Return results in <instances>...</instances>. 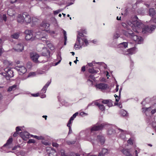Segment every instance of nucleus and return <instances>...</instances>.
<instances>
[{"mask_svg":"<svg viewBox=\"0 0 156 156\" xmlns=\"http://www.w3.org/2000/svg\"><path fill=\"white\" fill-rule=\"evenodd\" d=\"M105 128H108L107 131V134L109 135H111L114 134L115 133L116 127L114 126H109L106 123L100 124L98 122L96 124L93 125L90 129H87L85 130L86 133V139L90 142H93L96 140L98 141H100L101 144H103L105 142V138L102 135L98 136L96 138V135L95 134V131L100 130Z\"/></svg>","mask_w":156,"mask_h":156,"instance_id":"1","label":"nucleus"},{"mask_svg":"<svg viewBox=\"0 0 156 156\" xmlns=\"http://www.w3.org/2000/svg\"><path fill=\"white\" fill-rule=\"evenodd\" d=\"M149 98H146L141 102L142 105V112L145 114L147 116L146 121L149 124L151 125L153 127H155L156 131V116L154 117L151 116L156 112V104H155L147 108L145 107L146 102L149 100Z\"/></svg>","mask_w":156,"mask_h":156,"instance_id":"2","label":"nucleus"},{"mask_svg":"<svg viewBox=\"0 0 156 156\" xmlns=\"http://www.w3.org/2000/svg\"><path fill=\"white\" fill-rule=\"evenodd\" d=\"M26 34L25 36V39L27 41H32L35 39H41L44 41L43 39L46 38V36H44V33L40 32H34L32 30H26L25 31Z\"/></svg>","mask_w":156,"mask_h":156,"instance_id":"3","label":"nucleus"},{"mask_svg":"<svg viewBox=\"0 0 156 156\" xmlns=\"http://www.w3.org/2000/svg\"><path fill=\"white\" fill-rule=\"evenodd\" d=\"M129 25L132 27L133 31L136 33H138L139 29L141 27H142L143 26V24L139 20L130 22V23H129Z\"/></svg>","mask_w":156,"mask_h":156,"instance_id":"4","label":"nucleus"},{"mask_svg":"<svg viewBox=\"0 0 156 156\" xmlns=\"http://www.w3.org/2000/svg\"><path fill=\"white\" fill-rule=\"evenodd\" d=\"M50 26L49 24L48 23H46L44 22H42L40 24V28L41 30L42 31H40V32L44 33V36H46L47 39L48 37L47 36L44 32V31H46L47 32L50 33L51 34H55L54 31H51L48 30V28Z\"/></svg>","mask_w":156,"mask_h":156,"instance_id":"5","label":"nucleus"},{"mask_svg":"<svg viewBox=\"0 0 156 156\" xmlns=\"http://www.w3.org/2000/svg\"><path fill=\"white\" fill-rule=\"evenodd\" d=\"M125 35L127 36H130L133 39L139 44L141 43L143 41L142 38L137 35H134V32L131 30H128Z\"/></svg>","mask_w":156,"mask_h":156,"instance_id":"6","label":"nucleus"},{"mask_svg":"<svg viewBox=\"0 0 156 156\" xmlns=\"http://www.w3.org/2000/svg\"><path fill=\"white\" fill-rule=\"evenodd\" d=\"M31 58L36 63H44L47 61V60H41L43 59V57L39 56L38 54L36 53L31 54Z\"/></svg>","mask_w":156,"mask_h":156,"instance_id":"7","label":"nucleus"},{"mask_svg":"<svg viewBox=\"0 0 156 156\" xmlns=\"http://www.w3.org/2000/svg\"><path fill=\"white\" fill-rule=\"evenodd\" d=\"M4 70L5 73H2L1 75L4 76L7 80H9V77H12L13 76V72L10 69L7 68L5 69Z\"/></svg>","mask_w":156,"mask_h":156,"instance_id":"8","label":"nucleus"},{"mask_svg":"<svg viewBox=\"0 0 156 156\" xmlns=\"http://www.w3.org/2000/svg\"><path fill=\"white\" fill-rule=\"evenodd\" d=\"M41 51L42 55V56L43 57V58L46 57V58L45 60H47L48 61V58L50 57V52L49 50L46 48L43 47Z\"/></svg>","mask_w":156,"mask_h":156,"instance_id":"9","label":"nucleus"},{"mask_svg":"<svg viewBox=\"0 0 156 156\" xmlns=\"http://www.w3.org/2000/svg\"><path fill=\"white\" fill-rule=\"evenodd\" d=\"M15 69L18 72L20 75L25 73L27 71L26 68L23 66H18L15 67Z\"/></svg>","mask_w":156,"mask_h":156,"instance_id":"10","label":"nucleus"},{"mask_svg":"<svg viewBox=\"0 0 156 156\" xmlns=\"http://www.w3.org/2000/svg\"><path fill=\"white\" fill-rule=\"evenodd\" d=\"M156 28V27L153 25L150 26H146L143 30L142 32L144 34L146 33L147 32L151 33Z\"/></svg>","mask_w":156,"mask_h":156,"instance_id":"11","label":"nucleus"},{"mask_svg":"<svg viewBox=\"0 0 156 156\" xmlns=\"http://www.w3.org/2000/svg\"><path fill=\"white\" fill-rule=\"evenodd\" d=\"M46 150L49 156H57V154L55 150L50 147H47Z\"/></svg>","mask_w":156,"mask_h":156,"instance_id":"12","label":"nucleus"},{"mask_svg":"<svg viewBox=\"0 0 156 156\" xmlns=\"http://www.w3.org/2000/svg\"><path fill=\"white\" fill-rule=\"evenodd\" d=\"M80 39L81 37H80L77 36L76 41L75 44L74 46V48L76 50L80 49L82 47V43H80Z\"/></svg>","mask_w":156,"mask_h":156,"instance_id":"13","label":"nucleus"},{"mask_svg":"<svg viewBox=\"0 0 156 156\" xmlns=\"http://www.w3.org/2000/svg\"><path fill=\"white\" fill-rule=\"evenodd\" d=\"M23 16L24 17V22L27 23H30L31 22V17L30 15L27 12L23 13Z\"/></svg>","mask_w":156,"mask_h":156,"instance_id":"14","label":"nucleus"},{"mask_svg":"<svg viewBox=\"0 0 156 156\" xmlns=\"http://www.w3.org/2000/svg\"><path fill=\"white\" fill-rule=\"evenodd\" d=\"M24 46L22 44H17L14 49L15 51L18 52H21L23 50Z\"/></svg>","mask_w":156,"mask_h":156,"instance_id":"15","label":"nucleus"},{"mask_svg":"<svg viewBox=\"0 0 156 156\" xmlns=\"http://www.w3.org/2000/svg\"><path fill=\"white\" fill-rule=\"evenodd\" d=\"M101 102L103 104H107L109 107H112L113 105L112 100L110 99L103 100L101 101Z\"/></svg>","mask_w":156,"mask_h":156,"instance_id":"16","label":"nucleus"},{"mask_svg":"<svg viewBox=\"0 0 156 156\" xmlns=\"http://www.w3.org/2000/svg\"><path fill=\"white\" fill-rule=\"evenodd\" d=\"M21 137L24 140H26L30 138V134L27 132H25L21 134Z\"/></svg>","mask_w":156,"mask_h":156,"instance_id":"17","label":"nucleus"},{"mask_svg":"<svg viewBox=\"0 0 156 156\" xmlns=\"http://www.w3.org/2000/svg\"><path fill=\"white\" fill-rule=\"evenodd\" d=\"M94 105L97 106L102 111H104L105 110V107L104 105L102 104H99L97 101L94 102Z\"/></svg>","mask_w":156,"mask_h":156,"instance_id":"18","label":"nucleus"},{"mask_svg":"<svg viewBox=\"0 0 156 156\" xmlns=\"http://www.w3.org/2000/svg\"><path fill=\"white\" fill-rule=\"evenodd\" d=\"M24 17L23 16V13L22 15L19 14L17 16V21L20 23H23L24 22Z\"/></svg>","mask_w":156,"mask_h":156,"instance_id":"19","label":"nucleus"},{"mask_svg":"<svg viewBox=\"0 0 156 156\" xmlns=\"http://www.w3.org/2000/svg\"><path fill=\"white\" fill-rule=\"evenodd\" d=\"M148 14L151 16H153L156 14L155 10L153 8H150L148 10Z\"/></svg>","mask_w":156,"mask_h":156,"instance_id":"20","label":"nucleus"},{"mask_svg":"<svg viewBox=\"0 0 156 156\" xmlns=\"http://www.w3.org/2000/svg\"><path fill=\"white\" fill-rule=\"evenodd\" d=\"M13 139L11 137H10L9 139L7 140L6 143L4 145V147H9V145L11 144L12 142Z\"/></svg>","mask_w":156,"mask_h":156,"instance_id":"21","label":"nucleus"},{"mask_svg":"<svg viewBox=\"0 0 156 156\" xmlns=\"http://www.w3.org/2000/svg\"><path fill=\"white\" fill-rule=\"evenodd\" d=\"M118 129L121 132L120 134V137L122 139H124L125 138V133H126V131L125 130H124L120 129Z\"/></svg>","mask_w":156,"mask_h":156,"instance_id":"22","label":"nucleus"},{"mask_svg":"<svg viewBox=\"0 0 156 156\" xmlns=\"http://www.w3.org/2000/svg\"><path fill=\"white\" fill-rule=\"evenodd\" d=\"M94 76L92 75H90L88 77V79H87V82L88 83L90 82V83L92 84L93 83V80H94Z\"/></svg>","mask_w":156,"mask_h":156,"instance_id":"23","label":"nucleus"},{"mask_svg":"<svg viewBox=\"0 0 156 156\" xmlns=\"http://www.w3.org/2000/svg\"><path fill=\"white\" fill-rule=\"evenodd\" d=\"M123 153L126 156H132V154H130L129 151V150L128 149H123L122 151Z\"/></svg>","mask_w":156,"mask_h":156,"instance_id":"24","label":"nucleus"},{"mask_svg":"<svg viewBox=\"0 0 156 156\" xmlns=\"http://www.w3.org/2000/svg\"><path fill=\"white\" fill-rule=\"evenodd\" d=\"M78 114V113L76 112L73 115V116L70 118V119L68 121L69 124H71L72 123V121H73L74 120V119L76 117V116H77Z\"/></svg>","mask_w":156,"mask_h":156,"instance_id":"25","label":"nucleus"},{"mask_svg":"<svg viewBox=\"0 0 156 156\" xmlns=\"http://www.w3.org/2000/svg\"><path fill=\"white\" fill-rule=\"evenodd\" d=\"M62 30V32L64 35V45H66V42L67 39V34L66 31L64 30H63L62 29H61Z\"/></svg>","mask_w":156,"mask_h":156,"instance_id":"26","label":"nucleus"},{"mask_svg":"<svg viewBox=\"0 0 156 156\" xmlns=\"http://www.w3.org/2000/svg\"><path fill=\"white\" fill-rule=\"evenodd\" d=\"M136 48L135 47H134L133 48H131L129 49L128 50V54H133L135 53V49Z\"/></svg>","mask_w":156,"mask_h":156,"instance_id":"27","label":"nucleus"},{"mask_svg":"<svg viewBox=\"0 0 156 156\" xmlns=\"http://www.w3.org/2000/svg\"><path fill=\"white\" fill-rule=\"evenodd\" d=\"M120 114L123 116H127L128 115L127 112L123 109H121L120 112Z\"/></svg>","mask_w":156,"mask_h":156,"instance_id":"28","label":"nucleus"},{"mask_svg":"<svg viewBox=\"0 0 156 156\" xmlns=\"http://www.w3.org/2000/svg\"><path fill=\"white\" fill-rule=\"evenodd\" d=\"M122 88H120L119 91V96L118 97L116 94L114 95V97L115 98V101L117 102H118L120 99L119 96L120 95L121 92L122 90Z\"/></svg>","mask_w":156,"mask_h":156,"instance_id":"29","label":"nucleus"},{"mask_svg":"<svg viewBox=\"0 0 156 156\" xmlns=\"http://www.w3.org/2000/svg\"><path fill=\"white\" fill-rule=\"evenodd\" d=\"M19 35L20 34L19 33H16L12 34L11 35V37L13 38L17 39L18 38L19 36Z\"/></svg>","mask_w":156,"mask_h":156,"instance_id":"30","label":"nucleus"},{"mask_svg":"<svg viewBox=\"0 0 156 156\" xmlns=\"http://www.w3.org/2000/svg\"><path fill=\"white\" fill-rule=\"evenodd\" d=\"M82 40V42L81 43H82V45H83V43H85V45H84V46H87L88 44V42L87 39L84 38H81L80 40Z\"/></svg>","mask_w":156,"mask_h":156,"instance_id":"31","label":"nucleus"},{"mask_svg":"<svg viewBox=\"0 0 156 156\" xmlns=\"http://www.w3.org/2000/svg\"><path fill=\"white\" fill-rule=\"evenodd\" d=\"M89 72L91 73H97L98 71L95 70L93 68H89L88 70Z\"/></svg>","mask_w":156,"mask_h":156,"instance_id":"32","label":"nucleus"},{"mask_svg":"<svg viewBox=\"0 0 156 156\" xmlns=\"http://www.w3.org/2000/svg\"><path fill=\"white\" fill-rule=\"evenodd\" d=\"M0 85H4V86H0V88H4L5 87L8 86L9 85H10V84L9 83L5 82L2 83H0Z\"/></svg>","mask_w":156,"mask_h":156,"instance_id":"33","label":"nucleus"},{"mask_svg":"<svg viewBox=\"0 0 156 156\" xmlns=\"http://www.w3.org/2000/svg\"><path fill=\"white\" fill-rule=\"evenodd\" d=\"M31 21H32V22L34 24H36L38 21V20L37 18L34 17L32 18V20H31Z\"/></svg>","mask_w":156,"mask_h":156,"instance_id":"34","label":"nucleus"},{"mask_svg":"<svg viewBox=\"0 0 156 156\" xmlns=\"http://www.w3.org/2000/svg\"><path fill=\"white\" fill-rule=\"evenodd\" d=\"M19 82H17L15 84H13L12 86H9V88H16V87H19Z\"/></svg>","mask_w":156,"mask_h":156,"instance_id":"35","label":"nucleus"},{"mask_svg":"<svg viewBox=\"0 0 156 156\" xmlns=\"http://www.w3.org/2000/svg\"><path fill=\"white\" fill-rule=\"evenodd\" d=\"M99 88H107L108 86L107 85L105 84L104 83H101L99 84Z\"/></svg>","mask_w":156,"mask_h":156,"instance_id":"36","label":"nucleus"},{"mask_svg":"<svg viewBox=\"0 0 156 156\" xmlns=\"http://www.w3.org/2000/svg\"><path fill=\"white\" fill-rule=\"evenodd\" d=\"M0 16H1V17L2 18V20L0 22H1L2 20H4L5 22L7 20V17L5 14H3L2 15L1 14H0Z\"/></svg>","mask_w":156,"mask_h":156,"instance_id":"37","label":"nucleus"},{"mask_svg":"<svg viewBox=\"0 0 156 156\" xmlns=\"http://www.w3.org/2000/svg\"><path fill=\"white\" fill-rule=\"evenodd\" d=\"M119 45L123 46L125 48H126L128 46V43L126 42H123L120 44Z\"/></svg>","mask_w":156,"mask_h":156,"instance_id":"38","label":"nucleus"},{"mask_svg":"<svg viewBox=\"0 0 156 156\" xmlns=\"http://www.w3.org/2000/svg\"><path fill=\"white\" fill-rule=\"evenodd\" d=\"M51 21L54 25H55L57 24V22L56 19L54 17H52L51 18Z\"/></svg>","mask_w":156,"mask_h":156,"instance_id":"39","label":"nucleus"},{"mask_svg":"<svg viewBox=\"0 0 156 156\" xmlns=\"http://www.w3.org/2000/svg\"><path fill=\"white\" fill-rule=\"evenodd\" d=\"M31 136L34 137L35 138L38 139V140H42L43 139V137L42 136H33L32 135H31Z\"/></svg>","mask_w":156,"mask_h":156,"instance_id":"40","label":"nucleus"},{"mask_svg":"<svg viewBox=\"0 0 156 156\" xmlns=\"http://www.w3.org/2000/svg\"><path fill=\"white\" fill-rule=\"evenodd\" d=\"M101 152L105 155L108 153V150L106 149L103 148Z\"/></svg>","mask_w":156,"mask_h":156,"instance_id":"41","label":"nucleus"},{"mask_svg":"<svg viewBox=\"0 0 156 156\" xmlns=\"http://www.w3.org/2000/svg\"><path fill=\"white\" fill-rule=\"evenodd\" d=\"M119 35L118 33H115L114 34L113 38L114 39H116L119 37Z\"/></svg>","mask_w":156,"mask_h":156,"instance_id":"42","label":"nucleus"},{"mask_svg":"<svg viewBox=\"0 0 156 156\" xmlns=\"http://www.w3.org/2000/svg\"><path fill=\"white\" fill-rule=\"evenodd\" d=\"M48 47L51 50H52L54 49V47L51 44L48 43Z\"/></svg>","mask_w":156,"mask_h":156,"instance_id":"43","label":"nucleus"},{"mask_svg":"<svg viewBox=\"0 0 156 156\" xmlns=\"http://www.w3.org/2000/svg\"><path fill=\"white\" fill-rule=\"evenodd\" d=\"M51 82V80L50 81H48L46 84L43 87V88H47Z\"/></svg>","mask_w":156,"mask_h":156,"instance_id":"44","label":"nucleus"},{"mask_svg":"<svg viewBox=\"0 0 156 156\" xmlns=\"http://www.w3.org/2000/svg\"><path fill=\"white\" fill-rule=\"evenodd\" d=\"M35 141L33 139H29L28 141L27 142L28 144H30V143H35Z\"/></svg>","mask_w":156,"mask_h":156,"instance_id":"45","label":"nucleus"},{"mask_svg":"<svg viewBox=\"0 0 156 156\" xmlns=\"http://www.w3.org/2000/svg\"><path fill=\"white\" fill-rule=\"evenodd\" d=\"M71 124H69V122H68V124H67V126L69 127V133H71L72 132V129H71V127L70 126V125Z\"/></svg>","mask_w":156,"mask_h":156,"instance_id":"46","label":"nucleus"},{"mask_svg":"<svg viewBox=\"0 0 156 156\" xmlns=\"http://www.w3.org/2000/svg\"><path fill=\"white\" fill-rule=\"evenodd\" d=\"M108 88H99L100 90L103 92H107V89Z\"/></svg>","mask_w":156,"mask_h":156,"instance_id":"47","label":"nucleus"},{"mask_svg":"<svg viewBox=\"0 0 156 156\" xmlns=\"http://www.w3.org/2000/svg\"><path fill=\"white\" fill-rule=\"evenodd\" d=\"M150 21L151 22H153L154 23H156V18H152L151 19Z\"/></svg>","mask_w":156,"mask_h":156,"instance_id":"48","label":"nucleus"},{"mask_svg":"<svg viewBox=\"0 0 156 156\" xmlns=\"http://www.w3.org/2000/svg\"><path fill=\"white\" fill-rule=\"evenodd\" d=\"M40 93H37L36 94H32V95L33 97H37L40 96Z\"/></svg>","mask_w":156,"mask_h":156,"instance_id":"49","label":"nucleus"},{"mask_svg":"<svg viewBox=\"0 0 156 156\" xmlns=\"http://www.w3.org/2000/svg\"><path fill=\"white\" fill-rule=\"evenodd\" d=\"M60 153H61L62 156H63L65 155V151L64 150H61Z\"/></svg>","mask_w":156,"mask_h":156,"instance_id":"50","label":"nucleus"},{"mask_svg":"<svg viewBox=\"0 0 156 156\" xmlns=\"http://www.w3.org/2000/svg\"><path fill=\"white\" fill-rule=\"evenodd\" d=\"M35 73L34 72H31L30 73L28 77H30V76H34L35 75Z\"/></svg>","mask_w":156,"mask_h":156,"instance_id":"51","label":"nucleus"},{"mask_svg":"<svg viewBox=\"0 0 156 156\" xmlns=\"http://www.w3.org/2000/svg\"><path fill=\"white\" fill-rule=\"evenodd\" d=\"M4 63L5 64H8L9 65H10L11 64V63L10 62H9L7 60L5 61Z\"/></svg>","mask_w":156,"mask_h":156,"instance_id":"52","label":"nucleus"},{"mask_svg":"<svg viewBox=\"0 0 156 156\" xmlns=\"http://www.w3.org/2000/svg\"><path fill=\"white\" fill-rule=\"evenodd\" d=\"M16 131L18 133L19 131L21 130V129L20 128V127H19V126L17 127L16 128Z\"/></svg>","mask_w":156,"mask_h":156,"instance_id":"53","label":"nucleus"},{"mask_svg":"<svg viewBox=\"0 0 156 156\" xmlns=\"http://www.w3.org/2000/svg\"><path fill=\"white\" fill-rule=\"evenodd\" d=\"M127 142L129 144H133V142L131 139H129L127 141Z\"/></svg>","mask_w":156,"mask_h":156,"instance_id":"54","label":"nucleus"},{"mask_svg":"<svg viewBox=\"0 0 156 156\" xmlns=\"http://www.w3.org/2000/svg\"><path fill=\"white\" fill-rule=\"evenodd\" d=\"M46 88H42L41 92L42 93H44L46 92Z\"/></svg>","mask_w":156,"mask_h":156,"instance_id":"55","label":"nucleus"},{"mask_svg":"<svg viewBox=\"0 0 156 156\" xmlns=\"http://www.w3.org/2000/svg\"><path fill=\"white\" fill-rule=\"evenodd\" d=\"M19 133L17 132H16L13 134V136L14 137H16L18 135Z\"/></svg>","mask_w":156,"mask_h":156,"instance_id":"56","label":"nucleus"},{"mask_svg":"<svg viewBox=\"0 0 156 156\" xmlns=\"http://www.w3.org/2000/svg\"><path fill=\"white\" fill-rule=\"evenodd\" d=\"M78 35L80 37H84V35H83V33H81L80 32H78Z\"/></svg>","mask_w":156,"mask_h":156,"instance_id":"57","label":"nucleus"},{"mask_svg":"<svg viewBox=\"0 0 156 156\" xmlns=\"http://www.w3.org/2000/svg\"><path fill=\"white\" fill-rule=\"evenodd\" d=\"M53 13L55 15H57L58 14V10L54 11Z\"/></svg>","mask_w":156,"mask_h":156,"instance_id":"58","label":"nucleus"},{"mask_svg":"<svg viewBox=\"0 0 156 156\" xmlns=\"http://www.w3.org/2000/svg\"><path fill=\"white\" fill-rule=\"evenodd\" d=\"M94 63V62H92L91 63H88V65L90 67H93L94 66V65H93Z\"/></svg>","mask_w":156,"mask_h":156,"instance_id":"59","label":"nucleus"},{"mask_svg":"<svg viewBox=\"0 0 156 156\" xmlns=\"http://www.w3.org/2000/svg\"><path fill=\"white\" fill-rule=\"evenodd\" d=\"M58 144L56 143H52V146L54 147H57L58 146Z\"/></svg>","mask_w":156,"mask_h":156,"instance_id":"60","label":"nucleus"},{"mask_svg":"<svg viewBox=\"0 0 156 156\" xmlns=\"http://www.w3.org/2000/svg\"><path fill=\"white\" fill-rule=\"evenodd\" d=\"M85 66H83L81 68V71L83 72H84L85 71Z\"/></svg>","mask_w":156,"mask_h":156,"instance_id":"61","label":"nucleus"},{"mask_svg":"<svg viewBox=\"0 0 156 156\" xmlns=\"http://www.w3.org/2000/svg\"><path fill=\"white\" fill-rule=\"evenodd\" d=\"M75 143V142H74V141H72V142L68 141V143L69 144H74Z\"/></svg>","mask_w":156,"mask_h":156,"instance_id":"62","label":"nucleus"},{"mask_svg":"<svg viewBox=\"0 0 156 156\" xmlns=\"http://www.w3.org/2000/svg\"><path fill=\"white\" fill-rule=\"evenodd\" d=\"M17 0H10V2L11 3H13L16 2Z\"/></svg>","mask_w":156,"mask_h":156,"instance_id":"63","label":"nucleus"},{"mask_svg":"<svg viewBox=\"0 0 156 156\" xmlns=\"http://www.w3.org/2000/svg\"><path fill=\"white\" fill-rule=\"evenodd\" d=\"M104 155H105L101 152L99 153L98 156H104Z\"/></svg>","mask_w":156,"mask_h":156,"instance_id":"64","label":"nucleus"}]
</instances>
